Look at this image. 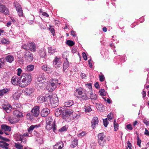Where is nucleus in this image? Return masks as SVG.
<instances>
[{
  "mask_svg": "<svg viewBox=\"0 0 149 149\" xmlns=\"http://www.w3.org/2000/svg\"><path fill=\"white\" fill-rule=\"evenodd\" d=\"M1 43L3 44H8L10 43V41L8 39L2 38L1 39Z\"/></svg>",
  "mask_w": 149,
  "mask_h": 149,
  "instance_id": "obj_35",
  "label": "nucleus"
},
{
  "mask_svg": "<svg viewBox=\"0 0 149 149\" xmlns=\"http://www.w3.org/2000/svg\"><path fill=\"white\" fill-rule=\"evenodd\" d=\"M137 145L139 146V147H141V140L139 138L138 136L137 137Z\"/></svg>",
  "mask_w": 149,
  "mask_h": 149,
  "instance_id": "obj_58",
  "label": "nucleus"
},
{
  "mask_svg": "<svg viewBox=\"0 0 149 149\" xmlns=\"http://www.w3.org/2000/svg\"><path fill=\"white\" fill-rule=\"evenodd\" d=\"M64 146L63 143L62 142H58L53 146L54 149H62Z\"/></svg>",
  "mask_w": 149,
  "mask_h": 149,
  "instance_id": "obj_13",
  "label": "nucleus"
},
{
  "mask_svg": "<svg viewBox=\"0 0 149 149\" xmlns=\"http://www.w3.org/2000/svg\"><path fill=\"white\" fill-rule=\"evenodd\" d=\"M39 54L42 58H44L46 55V52L44 49H42L39 51Z\"/></svg>",
  "mask_w": 149,
  "mask_h": 149,
  "instance_id": "obj_31",
  "label": "nucleus"
},
{
  "mask_svg": "<svg viewBox=\"0 0 149 149\" xmlns=\"http://www.w3.org/2000/svg\"><path fill=\"white\" fill-rule=\"evenodd\" d=\"M85 112H91L92 111L90 106H89L87 107H85Z\"/></svg>",
  "mask_w": 149,
  "mask_h": 149,
  "instance_id": "obj_46",
  "label": "nucleus"
},
{
  "mask_svg": "<svg viewBox=\"0 0 149 149\" xmlns=\"http://www.w3.org/2000/svg\"><path fill=\"white\" fill-rule=\"evenodd\" d=\"M46 129L47 130H50L52 129L53 131L55 132L56 129V125L55 123L51 124L50 123H46Z\"/></svg>",
  "mask_w": 149,
  "mask_h": 149,
  "instance_id": "obj_11",
  "label": "nucleus"
},
{
  "mask_svg": "<svg viewBox=\"0 0 149 149\" xmlns=\"http://www.w3.org/2000/svg\"><path fill=\"white\" fill-rule=\"evenodd\" d=\"M72 118L74 120H77L80 117V114L79 113L74 114L72 115Z\"/></svg>",
  "mask_w": 149,
  "mask_h": 149,
  "instance_id": "obj_37",
  "label": "nucleus"
},
{
  "mask_svg": "<svg viewBox=\"0 0 149 149\" xmlns=\"http://www.w3.org/2000/svg\"><path fill=\"white\" fill-rule=\"evenodd\" d=\"M126 127L127 129L130 130H131L132 129V127L131 124H129L127 125L126 126Z\"/></svg>",
  "mask_w": 149,
  "mask_h": 149,
  "instance_id": "obj_59",
  "label": "nucleus"
},
{
  "mask_svg": "<svg viewBox=\"0 0 149 149\" xmlns=\"http://www.w3.org/2000/svg\"><path fill=\"white\" fill-rule=\"evenodd\" d=\"M2 107L7 113H9L12 109L11 106L8 104L3 105Z\"/></svg>",
  "mask_w": 149,
  "mask_h": 149,
  "instance_id": "obj_18",
  "label": "nucleus"
},
{
  "mask_svg": "<svg viewBox=\"0 0 149 149\" xmlns=\"http://www.w3.org/2000/svg\"><path fill=\"white\" fill-rule=\"evenodd\" d=\"M66 44L69 46H72L74 44V42L73 41L70 40H68L66 41Z\"/></svg>",
  "mask_w": 149,
  "mask_h": 149,
  "instance_id": "obj_42",
  "label": "nucleus"
},
{
  "mask_svg": "<svg viewBox=\"0 0 149 149\" xmlns=\"http://www.w3.org/2000/svg\"><path fill=\"white\" fill-rule=\"evenodd\" d=\"M67 130V127L65 126H63V127H62L61 129H59V131L61 132H63L64 131H66Z\"/></svg>",
  "mask_w": 149,
  "mask_h": 149,
  "instance_id": "obj_57",
  "label": "nucleus"
},
{
  "mask_svg": "<svg viewBox=\"0 0 149 149\" xmlns=\"http://www.w3.org/2000/svg\"><path fill=\"white\" fill-rule=\"evenodd\" d=\"M39 107L34 106L31 110L32 114L34 116L38 117L40 113Z\"/></svg>",
  "mask_w": 149,
  "mask_h": 149,
  "instance_id": "obj_8",
  "label": "nucleus"
},
{
  "mask_svg": "<svg viewBox=\"0 0 149 149\" xmlns=\"http://www.w3.org/2000/svg\"><path fill=\"white\" fill-rule=\"evenodd\" d=\"M58 83V80L57 79L53 80L52 82L47 87V89L50 92L54 91L57 87L58 85L60 84Z\"/></svg>",
  "mask_w": 149,
  "mask_h": 149,
  "instance_id": "obj_5",
  "label": "nucleus"
},
{
  "mask_svg": "<svg viewBox=\"0 0 149 149\" xmlns=\"http://www.w3.org/2000/svg\"><path fill=\"white\" fill-rule=\"evenodd\" d=\"M73 112L72 109H65L62 114V118L66 120H68L69 119V117L73 113Z\"/></svg>",
  "mask_w": 149,
  "mask_h": 149,
  "instance_id": "obj_4",
  "label": "nucleus"
},
{
  "mask_svg": "<svg viewBox=\"0 0 149 149\" xmlns=\"http://www.w3.org/2000/svg\"><path fill=\"white\" fill-rule=\"evenodd\" d=\"M34 67V65H30L25 67L24 69L26 72H31L33 70Z\"/></svg>",
  "mask_w": 149,
  "mask_h": 149,
  "instance_id": "obj_27",
  "label": "nucleus"
},
{
  "mask_svg": "<svg viewBox=\"0 0 149 149\" xmlns=\"http://www.w3.org/2000/svg\"><path fill=\"white\" fill-rule=\"evenodd\" d=\"M5 62V59L3 58H0V68H1L3 67V64Z\"/></svg>",
  "mask_w": 149,
  "mask_h": 149,
  "instance_id": "obj_41",
  "label": "nucleus"
},
{
  "mask_svg": "<svg viewBox=\"0 0 149 149\" xmlns=\"http://www.w3.org/2000/svg\"><path fill=\"white\" fill-rule=\"evenodd\" d=\"M49 100L50 103L53 107H55L58 105V99L56 95H48L47 97Z\"/></svg>",
  "mask_w": 149,
  "mask_h": 149,
  "instance_id": "obj_3",
  "label": "nucleus"
},
{
  "mask_svg": "<svg viewBox=\"0 0 149 149\" xmlns=\"http://www.w3.org/2000/svg\"><path fill=\"white\" fill-rule=\"evenodd\" d=\"M107 118H106L105 119H103L104 125V126L106 127L107 126L108 124V122L107 121Z\"/></svg>",
  "mask_w": 149,
  "mask_h": 149,
  "instance_id": "obj_53",
  "label": "nucleus"
},
{
  "mask_svg": "<svg viewBox=\"0 0 149 149\" xmlns=\"http://www.w3.org/2000/svg\"><path fill=\"white\" fill-rule=\"evenodd\" d=\"M14 116H16L20 118L23 116L22 113L17 110H15L13 113Z\"/></svg>",
  "mask_w": 149,
  "mask_h": 149,
  "instance_id": "obj_22",
  "label": "nucleus"
},
{
  "mask_svg": "<svg viewBox=\"0 0 149 149\" xmlns=\"http://www.w3.org/2000/svg\"><path fill=\"white\" fill-rule=\"evenodd\" d=\"M86 134V133L85 132H81L77 136L78 137H81L85 136Z\"/></svg>",
  "mask_w": 149,
  "mask_h": 149,
  "instance_id": "obj_54",
  "label": "nucleus"
},
{
  "mask_svg": "<svg viewBox=\"0 0 149 149\" xmlns=\"http://www.w3.org/2000/svg\"><path fill=\"white\" fill-rule=\"evenodd\" d=\"M88 94L87 91L84 90L83 91V93L79 97L81 100H88V98L87 96Z\"/></svg>",
  "mask_w": 149,
  "mask_h": 149,
  "instance_id": "obj_14",
  "label": "nucleus"
},
{
  "mask_svg": "<svg viewBox=\"0 0 149 149\" xmlns=\"http://www.w3.org/2000/svg\"><path fill=\"white\" fill-rule=\"evenodd\" d=\"M1 128L2 129L5 131L8 132L11 131V129L10 127L6 125H2L1 126Z\"/></svg>",
  "mask_w": 149,
  "mask_h": 149,
  "instance_id": "obj_32",
  "label": "nucleus"
},
{
  "mask_svg": "<svg viewBox=\"0 0 149 149\" xmlns=\"http://www.w3.org/2000/svg\"><path fill=\"white\" fill-rule=\"evenodd\" d=\"M86 86L88 87L89 89V90L91 91V92L92 91V86L91 84V83H89V84H86Z\"/></svg>",
  "mask_w": 149,
  "mask_h": 149,
  "instance_id": "obj_51",
  "label": "nucleus"
},
{
  "mask_svg": "<svg viewBox=\"0 0 149 149\" xmlns=\"http://www.w3.org/2000/svg\"><path fill=\"white\" fill-rule=\"evenodd\" d=\"M82 56L85 60H86L87 59V56L85 52H83L82 54Z\"/></svg>",
  "mask_w": 149,
  "mask_h": 149,
  "instance_id": "obj_60",
  "label": "nucleus"
},
{
  "mask_svg": "<svg viewBox=\"0 0 149 149\" xmlns=\"http://www.w3.org/2000/svg\"><path fill=\"white\" fill-rule=\"evenodd\" d=\"M62 113L63 111L61 108L57 109L55 111V115L57 117L60 116Z\"/></svg>",
  "mask_w": 149,
  "mask_h": 149,
  "instance_id": "obj_33",
  "label": "nucleus"
},
{
  "mask_svg": "<svg viewBox=\"0 0 149 149\" xmlns=\"http://www.w3.org/2000/svg\"><path fill=\"white\" fill-rule=\"evenodd\" d=\"M34 89L32 88H27L24 90L25 95L27 96H33V95Z\"/></svg>",
  "mask_w": 149,
  "mask_h": 149,
  "instance_id": "obj_9",
  "label": "nucleus"
},
{
  "mask_svg": "<svg viewBox=\"0 0 149 149\" xmlns=\"http://www.w3.org/2000/svg\"><path fill=\"white\" fill-rule=\"evenodd\" d=\"M48 52L51 54H53L57 52L56 49L51 47H48Z\"/></svg>",
  "mask_w": 149,
  "mask_h": 149,
  "instance_id": "obj_34",
  "label": "nucleus"
},
{
  "mask_svg": "<svg viewBox=\"0 0 149 149\" xmlns=\"http://www.w3.org/2000/svg\"><path fill=\"white\" fill-rule=\"evenodd\" d=\"M42 68L43 70L48 73H50L52 72V69L47 65L42 66Z\"/></svg>",
  "mask_w": 149,
  "mask_h": 149,
  "instance_id": "obj_17",
  "label": "nucleus"
},
{
  "mask_svg": "<svg viewBox=\"0 0 149 149\" xmlns=\"http://www.w3.org/2000/svg\"><path fill=\"white\" fill-rule=\"evenodd\" d=\"M113 114L112 113H110V114H108V115L107 118L109 120L111 121L113 118Z\"/></svg>",
  "mask_w": 149,
  "mask_h": 149,
  "instance_id": "obj_52",
  "label": "nucleus"
},
{
  "mask_svg": "<svg viewBox=\"0 0 149 149\" xmlns=\"http://www.w3.org/2000/svg\"><path fill=\"white\" fill-rule=\"evenodd\" d=\"M84 90L82 91L80 89H77L76 90V92L79 95L81 96L83 93V91Z\"/></svg>",
  "mask_w": 149,
  "mask_h": 149,
  "instance_id": "obj_48",
  "label": "nucleus"
},
{
  "mask_svg": "<svg viewBox=\"0 0 149 149\" xmlns=\"http://www.w3.org/2000/svg\"><path fill=\"white\" fill-rule=\"evenodd\" d=\"M59 58H58L57 57H56L53 61V65H56L59 63Z\"/></svg>",
  "mask_w": 149,
  "mask_h": 149,
  "instance_id": "obj_49",
  "label": "nucleus"
},
{
  "mask_svg": "<svg viewBox=\"0 0 149 149\" xmlns=\"http://www.w3.org/2000/svg\"><path fill=\"white\" fill-rule=\"evenodd\" d=\"M74 104V102L72 100H69L65 102L64 103L63 107H70Z\"/></svg>",
  "mask_w": 149,
  "mask_h": 149,
  "instance_id": "obj_25",
  "label": "nucleus"
},
{
  "mask_svg": "<svg viewBox=\"0 0 149 149\" xmlns=\"http://www.w3.org/2000/svg\"><path fill=\"white\" fill-rule=\"evenodd\" d=\"M20 119V118L14 116L12 118H9V120L10 123L13 124L17 123Z\"/></svg>",
  "mask_w": 149,
  "mask_h": 149,
  "instance_id": "obj_19",
  "label": "nucleus"
},
{
  "mask_svg": "<svg viewBox=\"0 0 149 149\" xmlns=\"http://www.w3.org/2000/svg\"><path fill=\"white\" fill-rule=\"evenodd\" d=\"M32 79L31 74L30 73H23L20 77L19 86L22 87L27 86L31 83Z\"/></svg>",
  "mask_w": 149,
  "mask_h": 149,
  "instance_id": "obj_1",
  "label": "nucleus"
},
{
  "mask_svg": "<svg viewBox=\"0 0 149 149\" xmlns=\"http://www.w3.org/2000/svg\"><path fill=\"white\" fill-rule=\"evenodd\" d=\"M99 144L101 146H104L106 141V137L103 133H101L97 135Z\"/></svg>",
  "mask_w": 149,
  "mask_h": 149,
  "instance_id": "obj_6",
  "label": "nucleus"
},
{
  "mask_svg": "<svg viewBox=\"0 0 149 149\" xmlns=\"http://www.w3.org/2000/svg\"><path fill=\"white\" fill-rule=\"evenodd\" d=\"M14 136L16 140L18 141H22L24 137L22 135L18 134H15Z\"/></svg>",
  "mask_w": 149,
  "mask_h": 149,
  "instance_id": "obj_28",
  "label": "nucleus"
},
{
  "mask_svg": "<svg viewBox=\"0 0 149 149\" xmlns=\"http://www.w3.org/2000/svg\"><path fill=\"white\" fill-rule=\"evenodd\" d=\"M78 140L77 139H75L72 142V145H71V147L72 148H74V147L77 145Z\"/></svg>",
  "mask_w": 149,
  "mask_h": 149,
  "instance_id": "obj_36",
  "label": "nucleus"
},
{
  "mask_svg": "<svg viewBox=\"0 0 149 149\" xmlns=\"http://www.w3.org/2000/svg\"><path fill=\"white\" fill-rule=\"evenodd\" d=\"M45 99L46 98L45 97L40 96L38 97L37 100L38 103H41L44 102L45 101Z\"/></svg>",
  "mask_w": 149,
  "mask_h": 149,
  "instance_id": "obj_30",
  "label": "nucleus"
},
{
  "mask_svg": "<svg viewBox=\"0 0 149 149\" xmlns=\"http://www.w3.org/2000/svg\"><path fill=\"white\" fill-rule=\"evenodd\" d=\"M143 122L144 124L147 125H149V120L144 119L143 120Z\"/></svg>",
  "mask_w": 149,
  "mask_h": 149,
  "instance_id": "obj_61",
  "label": "nucleus"
},
{
  "mask_svg": "<svg viewBox=\"0 0 149 149\" xmlns=\"http://www.w3.org/2000/svg\"><path fill=\"white\" fill-rule=\"evenodd\" d=\"M113 124L114 130L116 131L118 128V125L116 123L115 120L114 121Z\"/></svg>",
  "mask_w": 149,
  "mask_h": 149,
  "instance_id": "obj_50",
  "label": "nucleus"
},
{
  "mask_svg": "<svg viewBox=\"0 0 149 149\" xmlns=\"http://www.w3.org/2000/svg\"><path fill=\"white\" fill-rule=\"evenodd\" d=\"M14 4L16 8V9L17 11L19 16H22L23 14L22 8L20 5L17 3H14Z\"/></svg>",
  "mask_w": 149,
  "mask_h": 149,
  "instance_id": "obj_10",
  "label": "nucleus"
},
{
  "mask_svg": "<svg viewBox=\"0 0 149 149\" xmlns=\"http://www.w3.org/2000/svg\"><path fill=\"white\" fill-rule=\"evenodd\" d=\"M98 122V118L97 117H95L93 118L91 121V126L93 129L95 128V126L96 125H97Z\"/></svg>",
  "mask_w": 149,
  "mask_h": 149,
  "instance_id": "obj_20",
  "label": "nucleus"
},
{
  "mask_svg": "<svg viewBox=\"0 0 149 149\" xmlns=\"http://www.w3.org/2000/svg\"><path fill=\"white\" fill-rule=\"evenodd\" d=\"M37 127V125H32L28 129V131L29 133L32 132V131L36 127Z\"/></svg>",
  "mask_w": 149,
  "mask_h": 149,
  "instance_id": "obj_39",
  "label": "nucleus"
},
{
  "mask_svg": "<svg viewBox=\"0 0 149 149\" xmlns=\"http://www.w3.org/2000/svg\"><path fill=\"white\" fill-rule=\"evenodd\" d=\"M63 70L64 71L66 70L69 66V62L68 61H67L65 62L63 64Z\"/></svg>",
  "mask_w": 149,
  "mask_h": 149,
  "instance_id": "obj_40",
  "label": "nucleus"
},
{
  "mask_svg": "<svg viewBox=\"0 0 149 149\" xmlns=\"http://www.w3.org/2000/svg\"><path fill=\"white\" fill-rule=\"evenodd\" d=\"M21 95V94L20 93L17 91L13 95L12 97V98L14 100H17L19 98Z\"/></svg>",
  "mask_w": 149,
  "mask_h": 149,
  "instance_id": "obj_29",
  "label": "nucleus"
},
{
  "mask_svg": "<svg viewBox=\"0 0 149 149\" xmlns=\"http://www.w3.org/2000/svg\"><path fill=\"white\" fill-rule=\"evenodd\" d=\"M24 58L26 61L31 62L33 59V55L30 52H26L25 54Z\"/></svg>",
  "mask_w": 149,
  "mask_h": 149,
  "instance_id": "obj_7",
  "label": "nucleus"
},
{
  "mask_svg": "<svg viewBox=\"0 0 149 149\" xmlns=\"http://www.w3.org/2000/svg\"><path fill=\"white\" fill-rule=\"evenodd\" d=\"M0 12H2L6 15L9 13L8 9L3 4L0 3Z\"/></svg>",
  "mask_w": 149,
  "mask_h": 149,
  "instance_id": "obj_15",
  "label": "nucleus"
},
{
  "mask_svg": "<svg viewBox=\"0 0 149 149\" xmlns=\"http://www.w3.org/2000/svg\"><path fill=\"white\" fill-rule=\"evenodd\" d=\"M91 93H90V94L91 95L90 96L91 99L93 100H96L97 97V95L95 94H91Z\"/></svg>",
  "mask_w": 149,
  "mask_h": 149,
  "instance_id": "obj_43",
  "label": "nucleus"
},
{
  "mask_svg": "<svg viewBox=\"0 0 149 149\" xmlns=\"http://www.w3.org/2000/svg\"><path fill=\"white\" fill-rule=\"evenodd\" d=\"M7 62L12 63L14 60V58L13 56L8 55L5 58Z\"/></svg>",
  "mask_w": 149,
  "mask_h": 149,
  "instance_id": "obj_24",
  "label": "nucleus"
},
{
  "mask_svg": "<svg viewBox=\"0 0 149 149\" xmlns=\"http://www.w3.org/2000/svg\"><path fill=\"white\" fill-rule=\"evenodd\" d=\"M46 123H50L51 124L55 123L51 117H48L46 120Z\"/></svg>",
  "mask_w": 149,
  "mask_h": 149,
  "instance_id": "obj_38",
  "label": "nucleus"
},
{
  "mask_svg": "<svg viewBox=\"0 0 149 149\" xmlns=\"http://www.w3.org/2000/svg\"><path fill=\"white\" fill-rule=\"evenodd\" d=\"M22 47L23 48L26 50H29V45H28L26 44H24L22 46Z\"/></svg>",
  "mask_w": 149,
  "mask_h": 149,
  "instance_id": "obj_55",
  "label": "nucleus"
},
{
  "mask_svg": "<svg viewBox=\"0 0 149 149\" xmlns=\"http://www.w3.org/2000/svg\"><path fill=\"white\" fill-rule=\"evenodd\" d=\"M145 131L144 132V134L149 136V131L146 128L145 129Z\"/></svg>",
  "mask_w": 149,
  "mask_h": 149,
  "instance_id": "obj_64",
  "label": "nucleus"
},
{
  "mask_svg": "<svg viewBox=\"0 0 149 149\" xmlns=\"http://www.w3.org/2000/svg\"><path fill=\"white\" fill-rule=\"evenodd\" d=\"M127 145L128 147V148H129L130 149H132V145L130 143V142L129 141H127Z\"/></svg>",
  "mask_w": 149,
  "mask_h": 149,
  "instance_id": "obj_63",
  "label": "nucleus"
},
{
  "mask_svg": "<svg viewBox=\"0 0 149 149\" xmlns=\"http://www.w3.org/2000/svg\"><path fill=\"white\" fill-rule=\"evenodd\" d=\"M17 70V75L18 76H20L22 72V70L20 68H18Z\"/></svg>",
  "mask_w": 149,
  "mask_h": 149,
  "instance_id": "obj_62",
  "label": "nucleus"
},
{
  "mask_svg": "<svg viewBox=\"0 0 149 149\" xmlns=\"http://www.w3.org/2000/svg\"><path fill=\"white\" fill-rule=\"evenodd\" d=\"M47 81L44 74L39 75L36 81L37 87L41 88L44 87L46 85V81Z\"/></svg>",
  "mask_w": 149,
  "mask_h": 149,
  "instance_id": "obj_2",
  "label": "nucleus"
},
{
  "mask_svg": "<svg viewBox=\"0 0 149 149\" xmlns=\"http://www.w3.org/2000/svg\"><path fill=\"white\" fill-rule=\"evenodd\" d=\"M9 144L3 141H0V147L5 149H8Z\"/></svg>",
  "mask_w": 149,
  "mask_h": 149,
  "instance_id": "obj_23",
  "label": "nucleus"
},
{
  "mask_svg": "<svg viewBox=\"0 0 149 149\" xmlns=\"http://www.w3.org/2000/svg\"><path fill=\"white\" fill-rule=\"evenodd\" d=\"M103 107V105L102 104L96 103V107L98 109L100 110Z\"/></svg>",
  "mask_w": 149,
  "mask_h": 149,
  "instance_id": "obj_44",
  "label": "nucleus"
},
{
  "mask_svg": "<svg viewBox=\"0 0 149 149\" xmlns=\"http://www.w3.org/2000/svg\"><path fill=\"white\" fill-rule=\"evenodd\" d=\"M10 89L8 88H5L1 90H0V96H3L4 94L9 92Z\"/></svg>",
  "mask_w": 149,
  "mask_h": 149,
  "instance_id": "obj_26",
  "label": "nucleus"
},
{
  "mask_svg": "<svg viewBox=\"0 0 149 149\" xmlns=\"http://www.w3.org/2000/svg\"><path fill=\"white\" fill-rule=\"evenodd\" d=\"M20 80V79L18 77L14 76L12 78L11 82L13 85H15L17 83L19 84Z\"/></svg>",
  "mask_w": 149,
  "mask_h": 149,
  "instance_id": "obj_12",
  "label": "nucleus"
},
{
  "mask_svg": "<svg viewBox=\"0 0 149 149\" xmlns=\"http://www.w3.org/2000/svg\"><path fill=\"white\" fill-rule=\"evenodd\" d=\"M29 47L31 51L34 52L36 51V47L35 44L32 42L29 43Z\"/></svg>",
  "mask_w": 149,
  "mask_h": 149,
  "instance_id": "obj_21",
  "label": "nucleus"
},
{
  "mask_svg": "<svg viewBox=\"0 0 149 149\" xmlns=\"http://www.w3.org/2000/svg\"><path fill=\"white\" fill-rule=\"evenodd\" d=\"M50 27L48 28L49 29L50 31L53 34L55 33V30L53 28H52V26L50 25H49Z\"/></svg>",
  "mask_w": 149,
  "mask_h": 149,
  "instance_id": "obj_56",
  "label": "nucleus"
},
{
  "mask_svg": "<svg viewBox=\"0 0 149 149\" xmlns=\"http://www.w3.org/2000/svg\"><path fill=\"white\" fill-rule=\"evenodd\" d=\"M100 95H101L104 96L106 95L105 90L104 89H101L99 91Z\"/></svg>",
  "mask_w": 149,
  "mask_h": 149,
  "instance_id": "obj_47",
  "label": "nucleus"
},
{
  "mask_svg": "<svg viewBox=\"0 0 149 149\" xmlns=\"http://www.w3.org/2000/svg\"><path fill=\"white\" fill-rule=\"evenodd\" d=\"M15 147L18 149H23V146L17 143H15Z\"/></svg>",
  "mask_w": 149,
  "mask_h": 149,
  "instance_id": "obj_45",
  "label": "nucleus"
},
{
  "mask_svg": "<svg viewBox=\"0 0 149 149\" xmlns=\"http://www.w3.org/2000/svg\"><path fill=\"white\" fill-rule=\"evenodd\" d=\"M49 113V109L48 108H45L41 111V114L42 117H45L47 116Z\"/></svg>",
  "mask_w": 149,
  "mask_h": 149,
  "instance_id": "obj_16",
  "label": "nucleus"
}]
</instances>
